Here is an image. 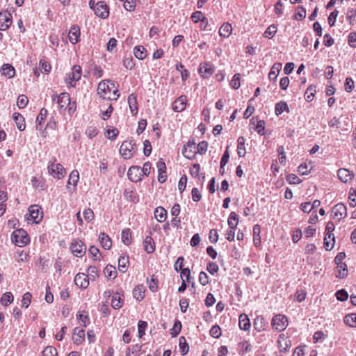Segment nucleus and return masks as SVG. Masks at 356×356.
<instances>
[{"instance_id":"obj_1","label":"nucleus","mask_w":356,"mask_h":356,"mask_svg":"<svg viewBox=\"0 0 356 356\" xmlns=\"http://www.w3.org/2000/svg\"><path fill=\"white\" fill-rule=\"evenodd\" d=\"M12 241L19 247H23L30 242V238L26 233L22 229H16L11 236Z\"/></svg>"},{"instance_id":"obj_2","label":"nucleus","mask_w":356,"mask_h":356,"mask_svg":"<svg viewBox=\"0 0 356 356\" xmlns=\"http://www.w3.org/2000/svg\"><path fill=\"white\" fill-rule=\"evenodd\" d=\"M287 318L282 314L275 315L271 321L272 327L278 332L284 330L287 327Z\"/></svg>"},{"instance_id":"obj_3","label":"nucleus","mask_w":356,"mask_h":356,"mask_svg":"<svg viewBox=\"0 0 356 356\" xmlns=\"http://www.w3.org/2000/svg\"><path fill=\"white\" fill-rule=\"evenodd\" d=\"M48 171L51 175L58 179L63 178L65 174V170L60 163H51L48 165Z\"/></svg>"},{"instance_id":"obj_4","label":"nucleus","mask_w":356,"mask_h":356,"mask_svg":"<svg viewBox=\"0 0 356 356\" xmlns=\"http://www.w3.org/2000/svg\"><path fill=\"white\" fill-rule=\"evenodd\" d=\"M197 154L196 151V144L194 140H190L184 146L182 150V154L184 157L188 159H193L195 154Z\"/></svg>"},{"instance_id":"obj_5","label":"nucleus","mask_w":356,"mask_h":356,"mask_svg":"<svg viewBox=\"0 0 356 356\" xmlns=\"http://www.w3.org/2000/svg\"><path fill=\"white\" fill-rule=\"evenodd\" d=\"M136 144L132 141H124L120 148V153L125 159H130L132 156V151L134 149Z\"/></svg>"},{"instance_id":"obj_6","label":"nucleus","mask_w":356,"mask_h":356,"mask_svg":"<svg viewBox=\"0 0 356 356\" xmlns=\"http://www.w3.org/2000/svg\"><path fill=\"white\" fill-rule=\"evenodd\" d=\"M70 250L75 256L81 257L86 253V247L81 241L74 240L71 243Z\"/></svg>"},{"instance_id":"obj_7","label":"nucleus","mask_w":356,"mask_h":356,"mask_svg":"<svg viewBox=\"0 0 356 356\" xmlns=\"http://www.w3.org/2000/svg\"><path fill=\"white\" fill-rule=\"evenodd\" d=\"M215 72V68L210 63H202L199 65L198 72L204 79L210 77Z\"/></svg>"},{"instance_id":"obj_8","label":"nucleus","mask_w":356,"mask_h":356,"mask_svg":"<svg viewBox=\"0 0 356 356\" xmlns=\"http://www.w3.org/2000/svg\"><path fill=\"white\" fill-rule=\"evenodd\" d=\"M95 14L101 19H106L109 15V7L104 1H98L96 3Z\"/></svg>"},{"instance_id":"obj_9","label":"nucleus","mask_w":356,"mask_h":356,"mask_svg":"<svg viewBox=\"0 0 356 356\" xmlns=\"http://www.w3.org/2000/svg\"><path fill=\"white\" fill-rule=\"evenodd\" d=\"M129 179L134 182H138L142 179L141 168L137 165L130 167L127 172Z\"/></svg>"},{"instance_id":"obj_10","label":"nucleus","mask_w":356,"mask_h":356,"mask_svg":"<svg viewBox=\"0 0 356 356\" xmlns=\"http://www.w3.org/2000/svg\"><path fill=\"white\" fill-rule=\"evenodd\" d=\"M12 24V15L8 11L0 12V30H7Z\"/></svg>"},{"instance_id":"obj_11","label":"nucleus","mask_w":356,"mask_h":356,"mask_svg":"<svg viewBox=\"0 0 356 356\" xmlns=\"http://www.w3.org/2000/svg\"><path fill=\"white\" fill-rule=\"evenodd\" d=\"M332 215L338 220L345 218L347 215L346 207L342 203L337 204L332 209Z\"/></svg>"},{"instance_id":"obj_12","label":"nucleus","mask_w":356,"mask_h":356,"mask_svg":"<svg viewBox=\"0 0 356 356\" xmlns=\"http://www.w3.org/2000/svg\"><path fill=\"white\" fill-rule=\"evenodd\" d=\"M40 208L38 205H31L29 208V217L27 218L28 220H33V222L35 223H38L40 220H41L42 216L41 215L40 216Z\"/></svg>"},{"instance_id":"obj_13","label":"nucleus","mask_w":356,"mask_h":356,"mask_svg":"<svg viewBox=\"0 0 356 356\" xmlns=\"http://www.w3.org/2000/svg\"><path fill=\"white\" fill-rule=\"evenodd\" d=\"M187 99L185 95H181L177 98L173 102L172 107V110L175 112H181L183 111L186 105Z\"/></svg>"},{"instance_id":"obj_14","label":"nucleus","mask_w":356,"mask_h":356,"mask_svg":"<svg viewBox=\"0 0 356 356\" xmlns=\"http://www.w3.org/2000/svg\"><path fill=\"white\" fill-rule=\"evenodd\" d=\"M268 322L263 316H257L253 322V327L257 332H263L266 330Z\"/></svg>"},{"instance_id":"obj_15","label":"nucleus","mask_w":356,"mask_h":356,"mask_svg":"<svg viewBox=\"0 0 356 356\" xmlns=\"http://www.w3.org/2000/svg\"><path fill=\"white\" fill-rule=\"evenodd\" d=\"M75 284L82 289H86L89 285L88 276L84 273H78L74 277Z\"/></svg>"},{"instance_id":"obj_16","label":"nucleus","mask_w":356,"mask_h":356,"mask_svg":"<svg viewBox=\"0 0 356 356\" xmlns=\"http://www.w3.org/2000/svg\"><path fill=\"white\" fill-rule=\"evenodd\" d=\"M127 102L132 115H136L138 111L137 97L135 94L132 93L129 95Z\"/></svg>"},{"instance_id":"obj_17","label":"nucleus","mask_w":356,"mask_h":356,"mask_svg":"<svg viewBox=\"0 0 356 356\" xmlns=\"http://www.w3.org/2000/svg\"><path fill=\"white\" fill-rule=\"evenodd\" d=\"M278 347L281 352H286L291 346V341L285 337L284 334H280L277 339Z\"/></svg>"},{"instance_id":"obj_18","label":"nucleus","mask_w":356,"mask_h":356,"mask_svg":"<svg viewBox=\"0 0 356 356\" xmlns=\"http://www.w3.org/2000/svg\"><path fill=\"white\" fill-rule=\"evenodd\" d=\"M80 36V29L77 25H73L68 34L69 40L71 43L76 44L79 41Z\"/></svg>"},{"instance_id":"obj_19","label":"nucleus","mask_w":356,"mask_h":356,"mask_svg":"<svg viewBox=\"0 0 356 356\" xmlns=\"http://www.w3.org/2000/svg\"><path fill=\"white\" fill-rule=\"evenodd\" d=\"M151 234L152 232H150L149 235L147 236L143 241L144 249L149 254L154 252L155 250V243Z\"/></svg>"},{"instance_id":"obj_20","label":"nucleus","mask_w":356,"mask_h":356,"mask_svg":"<svg viewBox=\"0 0 356 356\" xmlns=\"http://www.w3.org/2000/svg\"><path fill=\"white\" fill-rule=\"evenodd\" d=\"M99 241L102 247L105 250L111 249L112 241L111 238L104 232H101L99 235Z\"/></svg>"},{"instance_id":"obj_21","label":"nucleus","mask_w":356,"mask_h":356,"mask_svg":"<svg viewBox=\"0 0 356 356\" xmlns=\"http://www.w3.org/2000/svg\"><path fill=\"white\" fill-rule=\"evenodd\" d=\"M85 339V331L79 327L74 329L72 339L74 343L79 345L82 343Z\"/></svg>"},{"instance_id":"obj_22","label":"nucleus","mask_w":356,"mask_h":356,"mask_svg":"<svg viewBox=\"0 0 356 356\" xmlns=\"http://www.w3.org/2000/svg\"><path fill=\"white\" fill-rule=\"evenodd\" d=\"M238 326L241 330L247 331L249 330L250 327V321L248 316V315L245 314H242L239 316L238 318Z\"/></svg>"},{"instance_id":"obj_23","label":"nucleus","mask_w":356,"mask_h":356,"mask_svg":"<svg viewBox=\"0 0 356 356\" xmlns=\"http://www.w3.org/2000/svg\"><path fill=\"white\" fill-rule=\"evenodd\" d=\"M337 175L339 179L344 183L351 180L353 177V174L346 168H340L337 172Z\"/></svg>"},{"instance_id":"obj_24","label":"nucleus","mask_w":356,"mask_h":356,"mask_svg":"<svg viewBox=\"0 0 356 356\" xmlns=\"http://www.w3.org/2000/svg\"><path fill=\"white\" fill-rule=\"evenodd\" d=\"M335 243V237L333 234H325L323 245L326 250H331Z\"/></svg>"},{"instance_id":"obj_25","label":"nucleus","mask_w":356,"mask_h":356,"mask_svg":"<svg viewBox=\"0 0 356 356\" xmlns=\"http://www.w3.org/2000/svg\"><path fill=\"white\" fill-rule=\"evenodd\" d=\"M70 96L67 92H62L58 99L57 103L58 104L60 109H66V106L70 104Z\"/></svg>"},{"instance_id":"obj_26","label":"nucleus","mask_w":356,"mask_h":356,"mask_svg":"<svg viewBox=\"0 0 356 356\" xmlns=\"http://www.w3.org/2000/svg\"><path fill=\"white\" fill-rule=\"evenodd\" d=\"M282 69V63H275L273 65L269 74H268V78L271 81H276V79Z\"/></svg>"},{"instance_id":"obj_27","label":"nucleus","mask_w":356,"mask_h":356,"mask_svg":"<svg viewBox=\"0 0 356 356\" xmlns=\"http://www.w3.org/2000/svg\"><path fill=\"white\" fill-rule=\"evenodd\" d=\"M13 120L19 131H24L26 127L24 118L19 113L13 114Z\"/></svg>"},{"instance_id":"obj_28","label":"nucleus","mask_w":356,"mask_h":356,"mask_svg":"<svg viewBox=\"0 0 356 356\" xmlns=\"http://www.w3.org/2000/svg\"><path fill=\"white\" fill-rule=\"evenodd\" d=\"M154 217L159 222H164L167 218L166 210L162 207H158L154 211Z\"/></svg>"},{"instance_id":"obj_29","label":"nucleus","mask_w":356,"mask_h":356,"mask_svg":"<svg viewBox=\"0 0 356 356\" xmlns=\"http://www.w3.org/2000/svg\"><path fill=\"white\" fill-rule=\"evenodd\" d=\"M122 298L120 292H116L113 295L111 300L112 307L115 309H118L122 306Z\"/></svg>"},{"instance_id":"obj_30","label":"nucleus","mask_w":356,"mask_h":356,"mask_svg":"<svg viewBox=\"0 0 356 356\" xmlns=\"http://www.w3.org/2000/svg\"><path fill=\"white\" fill-rule=\"evenodd\" d=\"M69 79L72 81H78L81 79V67L79 65H74L72 67V72L69 74Z\"/></svg>"},{"instance_id":"obj_31","label":"nucleus","mask_w":356,"mask_h":356,"mask_svg":"<svg viewBox=\"0 0 356 356\" xmlns=\"http://www.w3.org/2000/svg\"><path fill=\"white\" fill-rule=\"evenodd\" d=\"M133 296L138 301H141L145 297L143 285H137L133 290Z\"/></svg>"},{"instance_id":"obj_32","label":"nucleus","mask_w":356,"mask_h":356,"mask_svg":"<svg viewBox=\"0 0 356 356\" xmlns=\"http://www.w3.org/2000/svg\"><path fill=\"white\" fill-rule=\"evenodd\" d=\"M129 264V257L121 256L118 259V270L121 273H125L127 270Z\"/></svg>"},{"instance_id":"obj_33","label":"nucleus","mask_w":356,"mask_h":356,"mask_svg":"<svg viewBox=\"0 0 356 356\" xmlns=\"http://www.w3.org/2000/svg\"><path fill=\"white\" fill-rule=\"evenodd\" d=\"M245 139L243 136H240L238 140V145H237V154L238 156L243 157L245 155Z\"/></svg>"},{"instance_id":"obj_34","label":"nucleus","mask_w":356,"mask_h":356,"mask_svg":"<svg viewBox=\"0 0 356 356\" xmlns=\"http://www.w3.org/2000/svg\"><path fill=\"white\" fill-rule=\"evenodd\" d=\"M227 222L229 229H235L238 222V215L234 211L231 212L229 216Z\"/></svg>"},{"instance_id":"obj_35","label":"nucleus","mask_w":356,"mask_h":356,"mask_svg":"<svg viewBox=\"0 0 356 356\" xmlns=\"http://www.w3.org/2000/svg\"><path fill=\"white\" fill-rule=\"evenodd\" d=\"M284 111H286L287 113H289V108L288 107V105L284 102H280L275 104V113L277 115H281Z\"/></svg>"},{"instance_id":"obj_36","label":"nucleus","mask_w":356,"mask_h":356,"mask_svg":"<svg viewBox=\"0 0 356 356\" xmlns=\"http://www.w3.org/2000/svg\"><path fill=\"white\" fill-rule=\"evenodd\" d=\"M106 90H109V86L106 83V81H101L97 87V94L103 99H106L105 97Z\"/></svg>"},{"instance_id":"obj_37","label":"nucleus","mask_w":356,"mask_h":356,"mask_svg":"<svg viewBox=\"0 0 356 356\" xmlns=\"http://www.w3.org/2000/svg\"><path fill=\"white\" fill-rule=\"evenodd\" d=\"M104 273L105 276L109 279H115L118 274L115 267L112 265H107L104 270Z\"/></svg>"},{"instance_id":"obj_38","label":"nucleus","mask_w":356,"mask_h":356,"mask_svg":"<svg viewBox=\"0 0 356 356\" xmlns=\"http://www.w3.org/2000/svg\"><path fill=\"white\" fill-rule=\"evenodd\" d=\"M2 74L12 78L15 76V70L10 64H3L1 67Z\"/></svg>"},{"instance_id":"obj_39","label":"nucleus","mask_w":356,"mask_h":356,"mask_svg":"<svg viewBox=\"0 0 356 356\" xmlns=\"http://www.w3.org/2000/svg\"><path fill=\"white\" fill-rule=\"evenodd\" d=\"M146 49L143 46H136L134 48V54L139 60H143L146 56Z\"/></svg>"},{"instance_id":"obj_40","label":"nucleus","mask_w":356,"mask_h":356,"mask_svg":"<svg viewBox=\"0 0 356 356\" xmlns=\"http://www.w3.org/2000/svg\"><path fill=\"white\" fill-rule=\"evenodd\" d=\"M79 172L77 170H73L70 175V177L67 183V188H69V185L70 184H72L74 187H76L77 185V182L79 181Z\"/></svg>"},{"instance_id":"obj_41","label":"nucleus","mask_w":356,"mask_h":356,"mask_svg":"<svg viewBox=\"0 0 356 356\" xmlns=\"http://www.w3.org/2000/svg\"><path fill=\"white\" fill-rule=\"evenodd\" d=\"M260 231L261 228L259 225H255L253 227V242L256 247H258L261 244V238H260Z\"/></svg>"},{"instance_id":"obj_42","label":"nucleus","mask_w":356,"mask_h":356,"mask_svg":"<svg viewBox=\"0 0 356 356\" xmlns=\"http://www.w3.org/2000/svg\"><path fill=\"white\" fill-rule=\"evenodd\" d=\"M343 322L351 327H356V314H348L344 316Z\"/></svg>"},{"instance_id":"obj_43","label":"nucleus","mask_w":356,"mask_h":356,"mask_svg":"<svg viewBox=\"0 0 356 356\" xmlns=\"http://www.w3.org/2000/svg\"><path fill=\"white\" fill-rule=\"evenodd\" d=\"M232 26L229 23L223 24L219 30V34L220 36L227 38L232 33Z\"/></svg>"},{"instance_id":"obj_44","label":"nucleus","mask_w":356,"mask_h":356,"mask_svg":"<svg viewBox=\"0 0 356 356\" xmlns=\"http://www.w3.org/2000/svg\"><path fill=\"white\" fill-rule=\"evenodd\" d=\"M179 346L181 350V353L183 355L187 354L189 351V346L186 342V338L184 337H181L179 339Z\"/></svg>"},{"instance_id":"obj_45","label":"nucleus","mask_w":356,"mask_h":356,"mask_svg":"<svg viewBox=\"0 0 356 356\" xmlns=\"http://www.w3.org/2000/svg\"><path fill=\"white\" fill-rule=\"evenodd\" d=\"M14 300V297L12 293L6 292L3 294L1 298V302L4 306H8L9 304L12 303Z\"/></svg>"},{"instance_id":"obj_46","label":"nucleus","mask_w":356,"mask_h":356,"mask_svg":"<svg viewBox=\"0 0 356 356\" xmlns=\"http://www.w3.org/2000/svg\"><path fill=\"white\" fill-rule=\"evenodd\" d=\"M131 235L130 229H124L122 232V241L123 243L128 245L131 243Z\"/></svg>"},{"instance_id":"obj_47","label":"nucleus","mask_w":356,"mask_h":356,"mask_svg":"<svg viewBox=\"0 0 356 356\" xmlns=\"http://www.w3.org/2000/svg\"><path fill=\"white\" fill-rule=\"evenodd\" d=\"M191 18L194 23H197L199 22L204 23V21H207V18L204 17L203 13L201 11L194 12Z\"/></svg>"},{"instance_id":"obj_48","label":"nucleus","mask_w":356,"mask_h":356,"mask_svg":"<svg viewBox=\"0 0 356 356\" xmlns=\"http://www.w3.org/2000/svg\"><path fill=\"white\" fill-rule=\"evenodd\" d=\"M306 17V9L302 6H298L294 14V19L300 21L302 20Z\"/></svg>"},{"instance_id":"obj_49","label":"nucleus","mask_w":356,"mask_h":356,"mask_svg":"<svg viewBox=\"0 0 356 356\" xmlns=\"http://www.w3.org/2000/svg\"><path fill=\"white\" fill-rule=\"evenodd\" d=\"M88 252L94 260L100 261L101 253L99 252V250L97 247L94 245L90 246Z\"/></svg>"},{"instance_id":"obj_50","label":"nucleus","mask_w":356,"mask_h":356,"mask_svg":"<svg viewBox=\"0 0 356 356\" xmlns=\"http://www.w3.org/2000/svg\"><path fill=\"white\" fill-rule=\"evenodd\" d=\"M277 32V26L275 24L270 25L264 33V36L267 38H272Z\"/></svg>"},{"instance_id":"obj_51","label":"nucleus","mask_w":356,"mask_h":356,"mask_svg":"<svg viewBox=\"0 0 356 356\" xmlns=\"http://www.w3.org/2000/svg\"><path fill=\"white\" fill-rule=\"evenodd\" d=\"M124 197L129 201L137 203L139 201V198L134 195L133 191L129 189H125L124 192Z\"/></svg>"},{"instance_id":"obj_52","label":"nucleus","mask_w":356,"mask_h":356,"mask_svg":"<svg viewBox=\"0 0 356 356\" xmlns=\"http://www.w3.org/2000/svg\"><path fill=\"white\" fill-rule=\"evenodd\" d=\"M181 323L179 320H175L172 329L171 330L170 334L172 337H177L181 332Z\"/></svg>"},{"instance_id":"obj_53","label":"nucleus","mask_w":356,"mask_h":356,"mask_svg":"<svg viewBox=\"0 0 356 356\" xmlns=\"http://www.w3.org/2000/svg\"><path fill=\"white\" fill-rule=\"evenodd\" d=\"M316 86H310L307 88L305 93V98L307 102H311L313 99V97H314V92H316Z\"/></svg>"},{"instance_id":"obj_54","label":"nucleus","mask_w":356,"mask_h":356,"mask_svg":"<svg viewBox=\"0 0 356 356\" xmlns=\"http://www.w3.org/2000/svg\"><path fill=\"white\" fill-rule=\"evenodd\" d=\"M47 115L48 111L44 108H42L36 118L37 127L42 124V122L47 118Z\"/></svg>"},{"instance_id":"obj_55","label":"nucleus","mask_w":356,"mask_h":356,"mask_svg":"<svg viewBox=\"0 0 356 356\" xmlns=\"http://www.w3.org/2000/svg\"><path fill=\"white\" fill-rule=\"evenodd\" d=\"M28 102L29 99L27 97L24 95H20L17 98V105L19 107V108H24L26 106Z\"/></svg>"},{"instance_id":"obj_56","label":"nucleus","mask_w":356,"mask_h":356,"mask_svg":"<svg viewBox=\"0 0 356 356\" xmlns=\"http://www.w3.org/2000/svg\"><path fill=\"white\" fill-rule=\"evenodd\" d=\"M42 356H58L57 350L53 346H47L42 351Z\"/></svg>"},{"instance_id":"obj_57","label":"nucleus","mask_w":356,"mask_h":356,"mask_svg":"<svg viewBox=\"0 0 356 356\" xmlns=\"http://www.w3.org/2000/svg\"><path fill=\"white\" fill-rule=\"evenodd\" d=\"M311 170L312 167L309 168L307 163H304L298 166V172L301 175H307L310 172Z\"/></svg>"},{"instance_id":"obj_58","label":"nucleus","mask_w":356,"mask_h":356,"mask_svg":"<svg viewBox=\"0 0 356 356\" xmlns=\"http://www.w3.org/2000/svg\"><path fill=\"white\" fill-rule=\"evenodd\" d=\"M32 296L29 292H26L24 294L22 300V307L24 308L29 307L31 302Z\"/></svg>"},{"instance_id":"obj_59","label":"nucleus","mask_w":356,"mask_h":356,"mask_svg":"<svg viewBox=\"0 0 356 356\" xmlns=\"http://www.w3.org/2000/svg\"><path fill=\"white\" fill-rule=\"evenodd\" d=\"M208 148V143L207 141L200 142L197 146H196L197 153L200 154H204Z\"/></svg>"},{"instance_id":"obj_60","label":"nucleus","mask_w":356,"mask_h":356,"mask_svg":"<svg viewBox=\"0 0 356 356\" xmlns=\"http://www.w3.org/2000/svg\"><path fill=\"white\" fill-rule=\"evenodd\" d=\"M147 282L148 284V287L151 291L155 292L157 290V289H158L157 280L154 277V275L152 277L150 280H149V279L147 278Z\"/></svg>"},{"instance_id":"obj_61","label":"nucleus","mask_w":356,"mask_h":356,"mask_svg":"<svg viewBox=\"0 0 356 356\" xmlns=\"http://www.w3.org/2000/svg\"><path fill=\"white\" fill-rule=\"evenodd\" d=\"M207 270L209 271L210 274L214 275L218 271L219 268L216 263L209 261L207 266Z\"/></svg>"},{"instance_id":"obj_62","label":"nucleus","mask_w":356,"mask_h":356,"mask_svg":"<svg viewBox=\"0 0 356 356\" xmlns=\"http://www.w3.org/2000/svg\"><path fill=\"white\" fill-rule=\"evenodd\" d=\"M124 8L127 11H133L136 8V0H124Z\"/></svg>"},{"instance_id":"obj_63","label":"nucleus","mask_w":356,"mask_h":356,"mask_svg":"<svg viewBox=\"0 0 356 356\" xmlns=\"http://www.w3.org/2000/svg\"><path fill=\"white\" fill-rule=\"evenodd\" d=\"M336 297L339 301H345L348 299V294L346 290L341 289L336 292Z\"/></svg>"},{"instance_id":"obj_64","label":"nucleus","mask_w":356,"mask_h":356,"mask_svg":"<svg viewBox=\"0 0 356 356\" xmlns=\"http://www.w3.org/2000/svg\"><path fill=\"white\" fill-rule=\"evenodd\" d=\"M345 90L350 92L354 88V81L351 77H347L344 84Z\"/></svg>"}]
</instances>
